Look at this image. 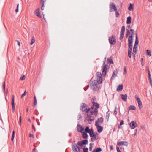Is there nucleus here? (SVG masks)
Wrapping results in <instances>:
<instances>
[{"label": "nucleus", "instance_id": "obj_9", "mask_svg": "<svg viewBox=\"0 0 152 152\" xmlns=\"http://www.w3.org/2000/svg\"><path fill=\"white\" fill-rule=\"evenodd\" d=\"M117 145L119 146L124 145L127 146L128 145V143L127 141H120L118 142Z\"/></svg>", "mask_w": 152, "mask_h": 152}, {"label": "nucleus", "instance_id": "obj_7", "mask_svg": "<svg viewBox=\"0 0 152 152\" xmlns=\"http://www.w3.org/2000/svg\"><path fill=\"white\" fill-rule=\"evenodd\" d=\"M109 8L110 10V12H112L113 11H117V8L115 5L113 3H110V4Z\"/></svg>", "mask_w": 152, "mask_h": 152}, {"label": "nucleus", "instance_id": "obj_47", "mask_svg": "<svg viewBox=\"0 0 152 152\" xmlns=\"http://www.w3.org/2000/svg\"><path fill=\"white\" fill-rule=\"evenodd\" d=\"M131 53L132 52L130 51H128V56L130 58L131 57Z\"/></svg>", "mask_w": 152, "mask_h": 152}, {"label": "nucleus", "instance_id": "obj_5", "mask_svg": "<svg viewBox=\"0 0 152 152\" xmlns=\"http://www.w3.org/2000/svg\"><path fill=\"white\" fill-rule=\"evenodd\" d=\"M115 38L114 36H111L109 37L108 40L110 44L113 45L115 44L116 41Z\"/></svg>", "mask_w": 152, "mask_h": 152}, {"label": "nucleus", "instance_id": "obj_61", "mask_svg": "<svg viewBox=\"0 0 152 152\" xmlns=\"http://www.w3.org/2000/svg\"><path fill=\"white\" fill-rule=\"evenodd\" d=\"M89 84H88V85L87 86V87H86V88H84V90L85 91H86V90L88 88H89Z\"/></svg>", "mask_w": 152, "mask_h": 152}, {"label": "nucleus", "instance_id": "obj_19", "mask_svg": "<svg viewBox=\"0 0 152 152\" xmlns=\"http://www.w3.org/2000/svg\"><path fill=\"white\" fill-rule=\"evenodd\" d=\"M123 89V85L122 84H119L118 86L117 89V91L119 92L121 91Z\"/></svg>", "mask_w": 152, "mask_h": 152}, {"label": "nucleus", "instance_id": "obj_63", "mask_svg": "<svg viewBox=\"0 0 152 152\" xmlns=\"http://www.w3.org/2000/svg\"><path fill=\"white\" fill-rule=\"evenodd\" d=\"M124 124V121L123 120H121L120 123V125H122Z\"/></svg>", "mask_w": 152, "mask_h": 152}, {"label": "nucleus", "instance_id": "obj_43", "mask_svg": "<svg viewBox=\"0 0 152 152\" xmlns=\"http://www.w3.org/2000/svg\"><path fill=\"white\" fill-rule=\"evenodd\" d=\"M94 106L93 105V106H92L91 107V108H89L88 107V109H89V113H90V111H93V110H94Z\"/></svg>", "mask_w": 152, "mask_h": 152}, {"label": "nucleus", "instance_id": "obj_13", "mask_svg": "<svg viewBox=\"0 0 152 152\" xmlns=\"http://www.w3.org/2000/svg\"><path fill=\"white\" fill-rule=\"evenodd\" d=\"M77 131L80 133H82V131L84 129L80 124L77 125Z\"/></svg>", "mask_w": 152, "mask_h": 152}, {"label": "nucleus", "instance_id": "obj_45", "mask_svg": "<svg viewBox=\"0 0 152 152\" xmlns=\"http://www.w3.org/2000/svg\"><path fill=\"white\" fill-rule=\"evenodd\" d=\"M124 72L125 75H126L127 73L126 69V66H124Z\"/></svg>", "mask_w": 152, "mask_h": 152}, {"label": "nucleus", "instance_id": "obj_50", "mask_svg": "<svg viewBox=\"0 0 152 152\" xmlns=\"http://www.w3.org/2000/svg\"><path fill=\"white\" fill-rule=\"evenodd\" d=\"M96 99L95 97H94L92 98L91 100V102L92 104H93L94 102H95V101L96 100Z\"/></svg>", "mask_w": 152, "mask_h": 152}, {"label": "nucleus", "instance_id": "obj_51", "mask_svg": "<svg viewBox=\"0 0 152 152\" xmlns=\"http://www.w3.org/2000/svg\"><path fill=\"white\" fill-rule=\"evenodd\" d=\"M149 80L150 81V83L151 86V87L152 88V80L151 78H149Z\"/></svg>", "mask_w": 152, "mask_h": 152}, {"label": "nucleus", "instance_id": "obj_25", "mask_svg": "<svg viewBox=\"0 0 152 152\" xmlns=\"http://www.w3.org/2000/svg\"><path fill=\"white\" fill-rule=\"evenodd\" d=\"M107 62L108 64H114L113 60L112 59L110 58H108L107 59Z\"/></svg>", "mask_w": 152, "mask_h": 152}, {"label": "nucleus", "instance_id": "obj_17", "mask_svg": "<svg viewBox=\"0 0 152 152\" xmlns=\"http://www.w3.org/2000/svg\"><path fill=\"white\" fill-rule=\"evenodd\" d=\"M72 147L74 151L75 152H78L77 146L76 143L73 145Z\"/></svg>", "mask_w": 152, "mask_h": 152}, {"label": "nucleus", "instance_id": "obj_55", "mask_svg": "<svg viewBox=\"0 0 152 152\" xmlns=\"http://www.w3.org/2000/svg\"><path fill=\"white\" fill-rule=\"evenodd\" d=\"M126 31H129L130 30V25H127L126 28Z\"/></svg>", "mask_w": 152, "mask_h": 152}, {"label": "nucleus", "instance_id": "obj_4", "mask_svg": "<svg viewBox=\"0 0 152 152\" xmlns=\"http://www.w3.org/2000/svg\"><path fill=\"white\" fill-rule=\"evenodd\" d=\"M109 66L107 65H102V74L103 76H106L107 73V70L109 68Z\"/></svg>", "mask_w": 152, "mask_h": 152}, {"label": "nucleus", "instance_id": "obj_12", "mask_svg": "<svg viewBox=\"0 0 152 152\" xmlns=\"http://www.w3.org/2000/svg\"><path fill=\"white\" fill-rule=\"evenodd\" d=\"M95 125L96 126L98 132L99 133L101 132L103 130V127L99 125Z\"/></svg>", "mask_w": 152, "mask_h": 152}, {"label": "nucleus", "instance_id": "obj_21", "mask_svg": "<svg viewBox=\"0 0 152 152\" xmlns=\"http://www.w3.org/2000/svg\"><path fill=\"white\" fill-rule=\"evenodd\" d=\"M136 39L135 42V44L134 45L137 46L139 42L138 37L137 35V33H136Z\"/></svg>", "mask_w": 152, "mask_h": 152}, {"label": "nucleus", "instance_id": "obj_16", "mask_svg": "<svg viewBox=\"0 0 152 152\" xmlns=\"http://www.w3.org/2000/svg\"><path fill=\"white\" fill-rule=\"evenodd\" d=\"M39 8H38L35 11V14L36 15L39 17V18H41L42 17L40 15V12H39Z\"/></svg>", "mask_w": 152, "mask_h": 152}, {"label": "nucleus", "instance_id": "obj_48", "mask_svg": "<svg viewBox=\"0 0 152 152\" xmlns=\"http://www.w3.org/2000/svg\"><path fill=\"white\" fill-rule=\"evenodd\" d=\"M117 107L116 106L115 107V108L114 111V113L115 115H116L118 113L117 112Z\"/></svg>", "mask_w": 152, "mask_h": 152}, {"label": "nucleus", "instance_id": "obj_2", "mask_svg": "<svg viewBox=\"0 0 152 152\" xmlns=\"http://www.w3.org/2000/svg\"><path fill=\"white\" fill-rule=\"evenodd\" d=\"M93 105L95 107V109L93 111H90V113L91 115H94L96 117H97L98 114V111L97 109L99 108V103L97 102H94L93 104Z\"/></svg>", "mask_w": 152, "mask_h": 152}, {"label": "nucleus", "instance_id": "obj_14", "mask_svg": "<svg viewBox=\"0 0 152 152\" xmlns=\"http://www.w3.org/2000/svg\"><path fill=\"white\" fill-rule=\"evenodd\" d=\"M11 103H12V111H13V113L14 111L15 110V103H14V96H12V101L11 102Z\"/></svg>", "mask_w": 152, "mask_h": 152}, {"label": "nucleus", "instance_id": "obj_34", "mask_svg": "<svg viewBox=\"0 0 152 152\" xmlns=\"http://www.w3.org/2000/svg\"><path fill=\"white\" fill-rule=\"evenodd\" d=\"M86 120L88 121V123L90 124H91L92 123V121H94L93 119L91 118H87L86 119Z\"/></svg>", "mask_w": 152, "mask_h": 152}, {"label": "nucleus", "instance_id": "obj_37", "mask_svg": "<svg viewBox=\"0 0 152 152\" xmlns=\"http://www.w3.org/2000/svg\"><path fill=\"white\" fill-rule=\"evenodd\" d=\"M34 106H35L37 103V100L35 96H34Z\"/></svg>", "mask_w": 152, "mask_h": 152}, {"label": "nucleus", "instance_id": "obj_32", "mask_svg": "<svg viewBox=\"0 0 152 152\" xmlns=\"http://www.w3.org/2000/svg\"><path fill=\"white\" fill-rule=\"evenodd\" d=\"M110 116V113L109 112V111L106 112V118L107 119V121H108L109 118Z\"/></svg>", "mask_w": 152, "mask_h": 152}, {"label": "nucleus", "instance_id": "obj_31", "mask_svg": "<svg viewBox=\"0 0 152 152\" xmlns=\"http://www.w3.org/2000/svg\"><path fill=\"white\" fill-rule=\"evenodd\" d=\"M136 109V107L134 105L130 106L129 108V110H135Z\"/></svg>", "mask_w": 152, "mask_h": 152}, {"label": "nucleus", "instance_id": "obj_36", "mask_svg": "<svg viewBox=\"0 0 152 152\" xmlns=\"http://www.w3.org/2000/svg\"><path fill=\"white\" fill-rule=\"evenodd\" d=\"M135 98L136 99V101L138 103L139 102H141L140 98H139L138 96H135Z\"/></svg>", "mask_w": 152, "mask_h": 152}, {"label": "nucleus", "instance_id": "obj_49", "mask_svg": "<svg viewBox=\"0 0 152 152\" xmlns=\"http://www.w3.org/2000/svg\"><path fill=\"white\" fill-rule=\"evenodd\" d=\"M25 75H23V76L20 77V79L21 80H25Z\"/></svg>", "mask_w": 152, "mask_h": 152}, {"label": "nucleus", "instance_id": "obj_15", "mask_svg": "<svg viewBox=\"0 0 152 152\" xmlns=\"http://www.w3.org/2000/svg\"><path fill=\"white\" fill-rule=\"evenodd\" d=\"M88 140H87L85 139L80 141V143L81 146H83L84 145H86L88 144Z\"/></svg>", "mask_w": 152, "mask_h": 152}, {"label": "nucleus", "instance_id": "obj_53", "mask_svg": "<svg viewBox=\"0 0 152 152\" xmlns=\"http://www.w3.org/2000/svg\"><path fill=\"white\" fill-rule=\"evenodd\" d=\"M89 134H92L94 133V130L92 129H90V132L89 133Z\"/></svg>", "mask_w": 152, "mask_h": 152}, {"label": "nucleus", "instance_id": "obj_60", "mask_svg": "<svg viewBox=\"0 0 152 152\" xmlns=\"http://www.w3.org/2000/svg\"><path fill=\"white\" fill-rule=\"evenodd\" d=\"M133 39H131V38H128V42H133Z\"/></svg>", "mask_w": 152, "mask_h": 152}, {"label": "nucleus", "instance_id": "obj_35", "mask_svg": "<svg viewBox=\"0 0 152 152\" xmlns=\"http://www.w3.org/2000/svg\"><path fill=\"white\" fill-rule=\"evenodd\" d=\"M146 54L148 55L149 56H151V54L150 50H146Z\"/></svg>", "mask_w": 152, "mask_h": 152}, {"label": "nucleus", "instance_id": "obj_23", "mask_svg": "<svg viewBox=\"0 0 152 152\" xmlns=\"http://www.w3.org/2000/svg\"><path fill=\"white\" fill-rule=\"evenodd\" d=\"M102 151V149L100 147H98L96 149H94L92 152H100Z\"/></svg>", "mask_w": 152, "mask_h": 152}, {"label": "nucleus", "instance_id": "obj_41", "mask_svg": "<svg viewBox=\"0 0 152 152\" xmlns=\"http://www.w3.org/2000/svg\"><path fill=\"white\" fill-rule=\"evenodd\" d=\"M35 42V39L34 38V37H33L32 38V39L31 40V41L30 42V45H32L33 44H34Z\"/></svg>", "mask_w": 152, "mask_h": 152}, {"label": "nucleus", "instance_id": "obj_26", "mask_svg": "<svg viewBox=\"0 0 152 152\" xmlns=\"http://www.w3.org/2000/svg\"><path fill=\"white\" fill-rule=\"evenodd\" d=\"M90 114L88 113L87 114V118H91L93 119V120H94L95 119V117H94L91 116L92 115H91V113H90Z\"/></svg>", "mask_w": 152, "mask_h": 152}, {"label": "nucleus", "instance_id": "obj_58", "mask_svg": "<svg viewBox=\"0 0 152 152\" xmlns=\"http://www.w3.org/2000/svg\"><path fill=\"white\" fill-rule=\"evenodd\" d=\"M21 120H22L21 116H20L19 117V124H20H20H21Z\"/></svg>", "mask_w": 152, "mask_h": 152}, {"label": "nucleus", "instance_id": "obj_54", "mask_svg": "<svg viewBox=\"0 0 152 152\" xmlns=\"http://www.w3.org/2000/svg\"><path fill=\"white\" fill-rule=\"evenodd\" d=\"M32 130L34 129V132H35L36 131V129L34 126L33 125V124H32Z\"/></svg>", "mask_w": 152, "mask_h": 152}, {"label": "nucleus", "instance_id": "obj_28", "mask_svg": "<svg viewBox=\"0 0 152 152\" xmlns=\"http://www.w3.org/2000/svg\"><path fill=\"white\" fill-rule=\"evenodd\" d=\"M128 96H121V98L124 101L126 102Z\"/></svg>", "mask_w": 152, "mask_h": 152}, {"label": "nucleus", "instance_id": "obj_8", "mask_svg": "<svg viewBox=\"0 0 152 152\" xmlns=\"http://www.w3.org/2000/svg\"><path fill=\"white\" fill-rule=\"evenodd\" d=\"M125 31V26H123L121 29V31L120 32V36L119 37L120 40H121L123 38L124 35V32Z\"/></svg>", "mask_w": 152, "mask_h": 152}, {"label": "nucleus", "instance_id": "obj_52", "mask_svg": "<svg viewBox=\"0 0 152 152\" xmlns=\"http://www.w3.org/2000/svg\"><path fill=\"white\" fill-rule=\"evenodd\" d=\"M148 73L149 79L151 78L150 70L148 71Z\"/></svg>", "mask_w": 152, "mask_h": 152}, {"label": "nucleus", "instance_id": "obj_57", "mask_svg": "<svg viewBox=\"0 0 152 152\" xmlns=\"http://www.w3.org/2000/svg\"><path fill=\"white\" fill-rule=\"evenodd\" d=\"M137 53H135H135L134 52H132V56H133V57H134V59L135 58V56L136 54Z\"/></svg>", "mask_w": 152, "mask_h": 152}, {"label": "nucleus", "instance_id": "obj_20", "mask_svg": "<svg viewBox=\"0 0 152 152\" xmlns=\"http://www.w3.org/2000/svg\"><path fill=\"white\" fill-rule=\"evenodd\" d=\"M82 137L85 139H87L88 137V135L86 132H82Z\"/></svg>", "mask_w": 152, "mask_h": 152}, {"label": "nucleus", "instance_id": "obj_1", "mask_svg": "<svg viewBox=\"0 0 152 152\" xmlns=\"http://www.w3.org/2000/svg\"><path fill=\"white\" fill-rule=\"evenodd\" d=\"M96 78L97 82L94 80H91L89 82L91 89L93 91H97L99 90V84L102 83V77L101 72H97L96 73Z\"/></svg>", "mask_w": 152, "mask_h": 152}, {"label": "nucleus", "instance_id": "obj_27", "mask_svg": "<svg viewBox=\"0 0 152 152\" xmlns=\"http://www.w3.org/2000/svg\"><path fill=\"white\" fill-rule=\"evenodd\" d=\"M131 18L130 16L128 17L127 18L126 23L127 24H130L131 23Z\"/></svg>", "mask_w": 152, "mask_h": 152}, {"label": "nucleus", "instance_id": "obj_56", "mask_svg": "<svg viewBox=\"0 0 152 152\" xmlns=\"http://www.w3.org/2000/svg\"><path fill=\"white\" fill-rule=\"evenodd\" d=\"M5 82H4L3 83V88L4 90L5 89Z\"/></svg>", "mask_w": 152, "mask_h": 152}, {"label": "nucleus", "instance_id": "obj_10", "mask_svg": "<svg viewBox=\"0 0 152 152\" xmlns=\"http://www.w3.org/2000/svg\"><path fill=\"white\" fill-rule=\"evenodd\" d=\"M103 122V118L102 117H100L98 118L95 123V125H99V124H102Z\"/></svg>", "mask_w": 152, "mask_h": 152}, {"label": "nucleus", "instance_id": "obj_30", "mask_svg": "<svg viewBox=\"0 0 152 152\" xmlns=\"http://www.w3.org/2000/svg\"><path fill=\"white\" fill-rule=\"evenodd\" d=\"M137 46L134 45L133 48V52L137 53Z\"/></svg>", "mask_w": 152, "mask_h": 152}, {"label": "nucleus", "instance_id": "obj_42", "mask_svg": "<svg viewBox=\"0 0 152 152\" xmlns=\"http://www.w3.org/2000/svg\"><path fill=\"white\" fill-rule=\"evenodd\" d=\"M83 152H88V148H83Z\"/></svg>", "mask_w": 152, "mask_h": 152}, {"label": "nucleus", "instance_id": "obj_44", "mask_svg": "<svg viewBox=\"0 0 152 152\" xmlns=\"http://www.w3.org/2000/svg\"><path fill=\"white\" fill-rule=\"evenodd\" d=\"M129 49L128 51L132 52V45H128Z\"/></svg>", "mask_w": 152, "mask_h": 152}, {"label": "nucleus", "instance_id": "obj_11", "mask_svg": "<svg viewBox=\"0 0 152 152\" xmlns=\"http://www.w3.org/2000/svg\"><path fill=\"white\" fill-rule=\"evenodd\" d=\"M118 71L117 69H115L114 71L113 72V74L112 75V77L111 78V81H112V80H113L114 79L115 77L117 76V75L118 73Z\"/></svg>", "mask_w": 152, "mask_h": 152}, {"label": "nucleus", "instance_id": "obj_38", "mask_svg": "<svg viewBox=\"0 0 152 152\" xmlns=\"http://www.w3.org/2000/svg\"><path fill=\"white\" fill-rule=\"evenodd\" d=\"M15 131H14V130H13L12 131V137H11V140L12 141H13V140L14 139V136H15Z\"/></svg>", "mask_w": 152, "mask_h": 152}, {"label": "nucleus", "instance_id": "obj_33", "mask_svg": "<svg viewBox=\"0 0 152 152\" xmlns=\"http://www.w3.org/2000/svg\"><path fill=\"white\" fill-rule=\"evenodd\" d=\"M85 132L89 133L90 132V129L88 126H86L85 129Z\"/></svg>", "mask_w": 152, "mask_h": 152}, {"label": "nucleus", "instance_id": "obj_29", "mask_svg": "<svg viewBox=\"0 0 152 152\" xmlns=\"http://www.w3.org/2000/svg\"><path fill=\"white\" fill-rule=\"evenodd\" d=\"M133 4H132L131 3H130L129 6L128 7V10L129 11H132L133 10Z\"/></svg>", "mask_w": 152, "mask_h": 152}, {"label": "nucleus", "instance_id": "obj_22", "mask_svg": "<svg viewBox=\"0 0 152 152\" xmlns=\"http://www.w3.org/2000/svg\"><path fill=\"white\" fill-rule=\"evenodd\" d=\"M96 135H95V134H94V133H93L92 134H90V136L91 137H94V139H96V137L98 135V133L97 132H96Z\"/></svg>", "mask_w": 152, "mask_h": 152}, {"label": "nucleus", "instance_id": "obj_24", "mask_svg": "<svg viewBox=\"0 0 152 152\" xmlns=\"http://www.w3.org/2000/svg\"><path fill=\"white\" fill-rule=\"evenodd\" d=\"M77 149L78 150V152H80V150L82 148L83 146H81V144L80 143V141H78L77 142Z\"/></svg>", "mask_w": 152, "mask_h": 152}, {"label": "nucleus", "instance_id": "obj_39", "mask_svg": "<svg viewBox=\"0 0 152 152\" xmlns=\"http://www.w3.org/2000/svg\"><path fill=\"white\" fill-rule=\"evenodd\" d=\"M138 106L139 109H141L142 107V103L141 102H139L138 103Z\"/></svg>", "mask_w": 152, "mask_h": 152}, {"label": "nucleus", "instance_id": "obj_64", "mask_svg": "<svg viewBox=\"0 0 152 152\" xmlns=\"http://www.w3.org/2000/svg\"><path fill=\"white\" fill-rule=\"evenodd\" d=\"M32 152H37V151L35 148H34Z\"/></svg>", "mask_w": 152, "mask_h": 152}, {"label": "nucleus", "instance_id": "obj_46", "mask_svg": "<svg viewBox=\"0 0 152 152\" xmlns=\"http://www.w3.org/2000/svg\"><path fill=\"white\" fill-rule=\"evenodd\" d=\"M115 16L116 17H118L119 16V13L117 11V10L116 11H115Z\"/></svg>", "mask_w": 152, "mask_h": 152}, {"label": "nucleus", "instance_id": "obj_59", "mask_svg": "<svg viewBox=\"0 0 152 152\" xmlns=\"http://www.w3.org/2000/svg\"><path fill=\"white\" fill-rule=\"evenodd\" d=\"M141 64L142 66L144 65V63L143 61V59L142 58H141Z\"/></svg>", "mask_w": 152, "mask_h": 152}, {"label": "nucleus", "instance_id": "obj_40", "mask_svg": "<svg viewBox=\"0 0 152 152\" xmlns=\"http://www.w3.org/2000/svg\"><path fill=\"white\" fill-rule=\"evenodd\" d=\"M134 33H132L131 34L129 35V38L133 39L134 37Z\"/></svg>", "mask_w": 152, "mask_h": 152}, {"label": "nucleus", "instance_id": "obj_62", "mask_svg": "<svg viewBox=\"0 0 152 152\" xmlns=\"http://www.w3.org/2000/svg\"><path fill=\"white\" fill-rule=\"evenodd\" d=\"M116 149H117V152H121V151L119 149V148L118 147V146L117 147Z\"/></svg>", "mask_w": 152, "mask_h": 152}, {"label": "nucleus", "instance_id": "obj_3", "mask_svg": "<svg viewBox=\"0 0 152 152\" xmlns=\"http://www.w3.org/2000/svg\"><path fill=\"white\" fill-rule=\"evenodd\" d=\"M88 106L86 104L82 103L80 109L82 111L87 113L89 111V109H88Z\"/></svg>", "mask_w": 152, "mask_h": 152}, {"label": "nucleus", "instance_id": "obj_6", "mask_svg": "<svg viewBox=\"0 0 152 152\" xmlns=\"http://www.w3.org/2000/svg\"><path fill=\"white\" fill-rule=\"evenodd\" d=\"M129 126L132 129H133L136 127H137L138 126V125L136 123V121H132L131 123H129Z\"/></svg>", "mask_w": 152, "mask_h": 152}, {"label": "nucleus", "instance_id": "obj_18", "mask_svg": "<svg viewBox=\"0 0 152 152\" xmlns=\"http://www.w3.org/2000/svg\"><path fill=\"white\" fill-rule=\"evenodd\" d=\"M46 1V0H40V2L42 5L41 9L42 10H44V3Z\"/></svg>", "mask_w": 152, "mask_h": 152}]
</instances>
